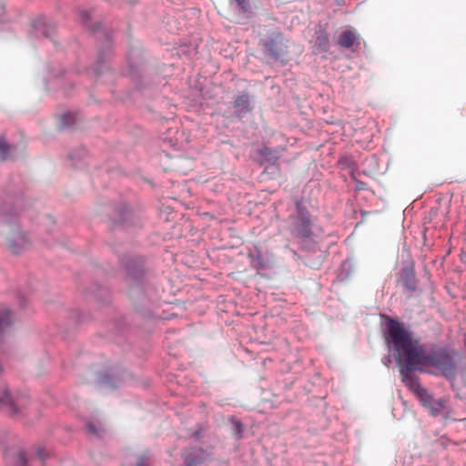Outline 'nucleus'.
<instances>
[{
    "label": "nucleus",
    "mask_w": 466,
    "mask_h": 466,
    "mask_svg": "<svg viewBox=\"0 0 466 466\" xmlns=\"http://www.w3.org/2000/svg\"><path fill=\"white\" fill-rule=\"evenodd\" d=\"M389 326L406 346V350L419 362L424 372L440 373L446 378L454 376L456 370L454 350L437 345L431 346L430 350H427L419 338L399 321L390 319Z\"/></svg>",
    "instance_id": "nucleus-1"
},
{
    "label": "nucleus",
    "mask_w": 466,
    "mask_h": 466,
    "mask_svg": "<svg viewBox=\"0 0 466 466\" xmlns=\"http://www.w3.org/2000/svg\"><path fill=\"white\" fill-rule=\"evenodd\" d=\"M386 339L389 345L393 349L396 360L400 366V372L402 382L419 397L422 393V390L426 389L420 385L419 378L412 374V371L419 370L424 372V370L410 352L406 350V346L389 325L387 327Z\"/></svg>",
    "instance_id": "nucleus-2"
},
{
    "label": "nucleus",
    "mask_w": 466,
    "mask_h": 466,
    "mask_svg": "<svg viewBox=\"0 0 466 466\" xmlns=\"http://www.w3.org/2000/svg\"><path fill=\"white\" fill-rule=\"evenodd\" d=\"M30 405V399L25 394H12L5 384L0 385V410L11 417L24 413Z\"/></svg>",
    "instance_id": "nucleus-3"
},
{
    "label": "nucleus",
    "mask_w": 466,
    "mask_h": 466,
    "mask_svg": "<svg viewBox=\"0 0 466 466\" xmlns=\"http://www.w3.org/2000/svg\"><path fill=\"white\" fill-rule=\"evenodd\" d=\"M294 229L299 238H309L311 236V220L309 214L299 204H297V216L294 219Z\"/></svg>",
    "instance_id": "nucleus-4"
},
{
    "label": "nucleus",
    "mask_w": 466,
    "mask_h": 466,
    "mask_svg": "<svg viewBox=\"0 0 466 466\" xmlns=\"http://www.w3.org/2000/svg\"><path fill=\"white\" fill-rule=\"evenodd\" d=\"M419 398L422 405L427 408L433 416H439L447 408V398L443 397L439 400H435L427 390H422V393Z\"/></svg>",
    "instance_id": "nucleus-5"
},
{
    "label": "nucleus",
    "mask_w": 466,
    "mask_h": 466,
    "mask_svg": "<svg viewBox=\"0 0 466 466\" xmlns=\"http://www.w3.org/2000/svg\"><path fill=\"white\" fill-rule=\"evenodd\" d=\"M30 245L25 234L20 230L12 232L7 238V248L13 254H19Z\"/></svg>",
    "instance_id": "nucleus-6"
},
{
    "label": "nucleus",
    "mask_w": 466,
    "mask_h": 466,
    "mask_svg": "<svg viewBox=\"0 0 466 466\" xmlns=\"http://www.w3.org/2000/svg\"><path fill=\"white\" fill-rule=\"evenodd\" d=\"M312 52L316 55L326 53L329 48V34L322 25H319L315 30L314 39L311 41Z\"/></svg>",
    "instance_id": "nucleus-7"
},
{
    "label": "nucleus",
    "mask_w": 466,
    "mask_h": 466,
    "mask_svg": "<svg viewBox=\"0 0 466 466\" xmlns=\"http://www.w3.org/2000/svg\"><path fill=\"white\" fill-rule=\"evenodd\" d=\"M234 106L238 114L250 111L249 96L247 93L238 96L234 102Z\"/></svg>",
    "instance_id": "nucleus-8"
},
{
    "label": "nucleus",
    "mask_w": 466,
    "mask_h": 466,
    "mask_svg": "<svg viewBox=\"0 0 466 466\" xmlns=\"http://www.w3.org/2000/svg\"><path fill=\"white\" fill-rule=\"evenodd\" d=\"M357 40L356 35L351 30L343 31L338 40L339 46L350 48L351 47Z\"/></svg>",
    "instance_id": "nucleus-9"
},
{
    "label": "nucleus",
    "mask_w": 466,
    "mask_h": 466,
    "mask_svg": "<svg viewBox=\"0 0 466 466\" xmlns=\"http://www.w3.org/2000/svg\"><path fill=\"white\" fill-rule=\"evenodd\" d=\"M403 282L406 288L411 291H414L417 288L415 275L411 270L405 269L403 271Z\"/></svg>",
    "instance_id": "nucleus-10"
},
{
    "label": "nucleus",
    "mask_w": 466,
    "mask_h": 466,
    "mask_svg": "<svg viewBox=\"0 0 466 466\" xmlns=\"http://www.w3.org/2000/svg\"><path fill=\"white\" fill-rule=\"evenodd\" d=\"M11 324V313L4 307L0 308V331L4 330Z\"/></svg>",
    "instance_id": "nucleus-11"
},
{
    "label": "nucleus",
    "mask_w": 466,
    "mask_h": 466,
    "mask_svg": "<svg viewBox=\"0 0 466 466\" xmlns=\"http://www.w3.org/2000/svg\"><path fill=\"white\" fill-rule=\"evenodd\" d=\"M12 147L7 145L6 142L0 138V159L6 160L13 157L11 154Z\"/></svg>",
    "instance_id": "nucleus-12"
},
{
    "label": "nucleus",
    "mask_w": 466,
    "mask_h": 466,
    "mask_svg": "<svg viewBox=\"0 0 466 466\" xmlns=\"http://www.w3.org/2000/svg\"><path fill=\"white\" fill-rule=\"evenodd\" d=\"M35 26L36 29L41 30L42 33L47 37H49L51 35V33L54 31V27H50L48 30H45L44 28H41L42 21H36L35 23Z\"/></svg>",
    "instance_id": "nucleus-13"
},
{
    "label": "nucleus",
    "mask_w": 466,
    "mask_h": 466,
    "mask_svg": "<svg viewBox=\"0 0 466 466\" xmlns=\"http://www.w3.org/2000/svg\"><path fill=\"white\" fill-rule=\"evenodd\" d=\"M233 425H234V432H235V434L237 435L238 438H240L241 437V432L243 431V425H242V423L238 421V420H234L233 421Z\"/></svg>",
    "instance_id": "nucleus-14"
},
{
    "label": "nucleus",
    "mask_w": 466,
    "mask_h": 466,
    "mask_svg": "<svg viewBox=\"0 0 466 466\" xmlns=\"http://www.w3.org/2000/svg\"><path fill=\"white\" fill-rule=\"evenodd\" d=\"M18 462L20 463V466H25L26 459L24 451H20L18 453Z\"/></svg>",
    "instance_id": "nucleus-15"
},
{
    "label": "nucleus",
    "mask_w": 466,
    "mask_h": 466,
    "mask_svg": "<svg viewBox=\"0 0 466 466\" xmlns=\"http://www.w3.org/2000/svg\"><path fill=\"white\" fill-rule=\"evenodd\" d=\"M37 455H38V457H39L42 461H44V460L46 459V450H45L44 448H38V450H37Z\"/></svg>",
    "instance_id": "nucleus-16"
},
{
    "label": "nucleus",
    "mask_w": 466,
    "mask_h": 466,
    "mask_svg": "<svg viewBox=\"0 0 466 466\" xmlns=\"http://www.w3.org/2000/svg\"><path fill=\"white\" fill-rule=\"evenodd\" d=\"M445 410V413L443 414L444 420H454L451 416L452 415L451 410H448V408H446V410Z\"/></svg>",
    "instance_id": "nucleus-17"
},
{
    "label": "nucleus",
    "mask_w": 466,
    "mask_h": 466,
    "mask_svg": "<svg viewBox=\"0 0 466 466\" xmlns=\"http://www.w3.org/2000/svg\"><path fill=\"white\" fill-rule=\"evenodd\" d=\"M236 2L243 9H246L248 6V0H236Z\"/></svg>",
    "instance_id": "nucleus-18"
},
{
    "label": "nucleus",
    "mask_w": 466,
    "mask_h": 466,
    "mask_svg": "<svg viewBox=\"0 0 466 466\" xmlns=\"http://www.w3.org/2000/svg\"><path fill=\"white\" fill-rule=\"evenodd\" d=\"M137 466H146L145 464V459L143 457L139 458Z\"/></svg>",
    "instance_id": "nucleus-19"
},
{
    "label": "nucleus",
    "mask_w": 466,
    "mask_h": 466,
    "mask_svg": "<svg viewBox=\"0 0 466 466\" xmlns=\"http://www.w3.org/2000/svg\"><path fill=\"white\" fill-rule=\"evenodd\" d=\"M87 427L91 433L96 434V430L95 429V427L93 425L89 424Z\"/></svg>",
    "instance_id": "nucleus-20"
},
{
    "label": "nucleus",
    "mask_w": 466,
    "mask_h": 466,
    "mask_svg": "<svg viewBox=\"0 0 466 466\" xmlns=\"http://www.w3.org/2000/svg\"><path fill=\"white\" fill-rule=\"evenodd\" d=\"M67 117H68V118H70V120H72V119H73V116H72L71 115H68V116H67V115H65V116H62V119H63V120H65V119H66V118H67Z\"/></svg>",
    "instance_id": "nucleus-21"
},
{
    "label": "nucleus",
    "mask_w": 466,
    "mask_h": 466,
    "mask_svg": "<svg viewBox=\"0 0 466 466\" xmlns=\"http://www.w3.org/2000/svg\"><path fill=\"white\" fill-rule=\"evenodd\" d=\"M170 143H171V147H175L177 146V139H176V142H173L172 140H170Z\"/></svg>",
    "instance_id": "nucleus-22"
},
{
    "label": "nucleus",
    "mask_w": 466,
    "mask_h": 466,
    "mask_svg": "<svg viewBox=\"0 0 466 466\" xmlns=\"http://www.w3.org/2000/svg\"><path fill=\"white\" fill-rule=\"evenodd\" d=\"M186 463L187 466H194L196 464L195 462H190L187 460H186Z\"/></svg>",
    "instance_id": "nucleus-23"
}]
</instances>
